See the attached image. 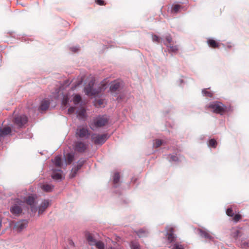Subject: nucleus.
<instances>
[{
	"instance_id": "37",
	"label": "nucleus",
	"mask_w": 249,
	"mask_h": 249,
	"mask_svg": "<svg viewBox=\"0 0 249 249\" xmlns=\"http://www.w3.org/2000/svg\"><path fill=\"white\" fill-rule=\"evenodd\" d=\"M161 40V38H160L159 36L155 35H152L153 41L159 43L160 42Z\"/></svg>"
},
{
	"instance_id": "14",
	"label": "nucleus",
	"mask_w": 249,
	"mask_h": 249,
	"mask_svg": "<svg viewBox=\"0 0 249 249\" xmlns=\"http://www.w3.org/2000/svg\"><path fill=\"white\" fill-rule=\"evenodd\" d=\"M76 134L80 138H84L89 137V133L88 129L81 128L77 130Z\"/></svg>"
},
{
	"instance_id": "36",
	"label": "nucleus",
	"mask_w": 249,
	"mask_h": 249,
	"mask_svg": "<svg viewBox=\"0 0 249 249\" xmlns=\"http://www.w3.org/2000/svg\"><path fill=\"white\" fill-rule=\"evenodd\" d=\"M162 144V141L160 140L157 139L155 141V142L153 143V146L155 148H158L160 147Z\"/></svg>"
},
{
	"instance_id": "45",
	"label": "nucleus",
	"mask_w": 249,
	"mask_h": 249,
	"mask_svg": "<svg viewBox=\"0 0 249 249\" xmlns=\"http://www.w3.org/2000/svg\"><path fill=\"white\" fill-rule=\"evenodd\" d=\"M96 2L100 5H103L105 4V2L103 0H96Z\"/></svg>"
},
{
	"instance_id": "32",
	"label": "nucleus",
	"mask_w": 249,
	"mask_h": 249,
	"mask_svg": "<svg viewBox=\"0 0 249 249\" xmlns=\"http://www.w3.org/2000/svg\"><path fill=\"white\" fill-rule=\"evenodd\" d=\"M94 245L98 249H105L104 244L101 241L96 242Z\"/></svg>"
},
{
	"instance_id": "33",
	"label": "nucleus",
	"mask_w": 249,
	"mask_h": 249,
	"mask_svg": "<svg viewBox=\"0 0 249 249\" xmlns=\"http://www.w3.org/2000/svg\"><path fill=\"white\" fill-rule=\"evenodd\" d=\"M168 47L170 48V49L169 50V52L177 53V51H178V47L177 45L170 46L168 45Z\"/></svg>"
},
{
	"instance_id": "10",
	"label": "nucleus",
	"mask_w": 249,
	"mask_h": 249,
	"mask_svg": "<svg viewBox=\"0 0 249 249\" xmlns=\"http://www.w3.org/2000/svg\"><path fill=\"white\" fill-rule=\"evenodd\" d=\"M166 229L167 230L166 236L167 237L168 242L170 243L175 242L176 240L177 236L174 233V228L171 226H167Z\"/></svg>"
},
{
	"instance_id": "25",
	"label": "nucleus",
	"mask_w": 249,
	"mask_h": 249,
	"mask_svg": "<svg viewBox=\"0 0 249 249\" xmlns=\"http://www.w3.org/2000/svg\"><path fill=\"white\" fill-rule=\"evenodd\" d=\"M120 178V174L119 172H115L113 176V182L114 184L118 183L119 182Z\"/></svg>"
},
{
	"instance_id": "6",
	"label": "nucleus",
	"mask_w": 249,
	"mask_h": 249,
	"mask_svg": "<svg viewBox=\"0 0 249 249\" xmlns=\"http://www.w3.org/2000/svg\"><path fill=\"white\" fill-rule=\"evenodd\" d=\"M109 136L107 134H93L91 139L95 144H103L108 139Z\"/></svg>"
},
{
	"instance_id": "48",
	"label": "nucleus",
	"mask_w": 249,
	"mask_h": 249,
	"mask_svg": "<svg viewBox=\"0 0 249 249\" xmlns=\"http://www.w3.org/2000/svg\"><path fill=\"white\" fill-rule=\"evenodd\" d=\"M41 187H51V186L50 185L47 184V185H43Z\"/></svg>"
},
{
	"instance_id": "31",
	"label": "nucleus",
	"mask_w": 249,
	"mask_h": 249,
	"mask_svg": "<svg viewBox=\"0 0 249 249\" xmlns=\"http://www.w3.org/2000/svg\"><path fill=\"white\" fill-rule=\"evenodd\" d=\"M85 160H80L78 161L77 164L76 165L74 166V167L76 168L77 170H80L81 168L82 167L83 164H84Z\"/></svg>"
},
{
	"instance_id": "12",
	"label": "nucleus",
	"mask_w": 249,
	"mask_h": 249,
	"mask_svg": "<svg viewBox=\"0 0 249 249\" xmlns=\"http://www.w3.org/2000/svg\"><path fill=\"white\" fill-rule=\"evenodd\" d=\"M87 147L86 144L81 142H77L75 144V150L80 153H83L85 151Z\"/></svg>"
},
{
	"instance_id": "19",
	"label": "nucleus",
	"mask_w": 249,
	"mask_h": 249,
	"mask_svg": "<svg viewBox=\"0 0 249 249\" xmlns=\"http://www.w3.org/2000/svg\"><path fill=\"white\" fill-rule=\"evenodd\" d=\"M135 232L140 237L145 236L148 233V231L144 228L141 229Z\"/></svg>"
},
{
	"instance_id": "23",
	"label": "nucleus",
	"mask_w": 249,
	"mask_h": 249,
	"mask_svg": "<svg viewBox=\"0 0 249 249\" xmlns=\"http://www.w3.org/2000/svg\"><path fill=\"white\" fill-rule=\"evenodd\" d=\"M77 114L80 119H84L86 117V111L85 108H81L77 111Z\"/></svg>"
},
{
	"instance_id": "22",
	"label": "nucleus",
	"mask_w": 249,
	"mask_h": 249,
	"mask_svg": "<svg viewBox=\"0 0 249 249\" xmlns=\"http://www.w3.org/2000/svg\"><path fill=\"white\" fill-rule=\"evenodd\" d=\"M209 46L213 48H216L219 47V43L213 39H209L207 40Z\"/></svg>"
},
{
	"instance_id": "30",
	"label": "nucleus",
	"mask_w": 249,
	"mask_h": 249,
	"mask_svg": "<svg viewBox=\"0 0 249 249\" xmlns=\"http://www.w3.org/2000/svg\"><path fill=\"white\" fill-rule=\"evenodd\" d=\"M217 144V142L214 139H212L209 140L208 142V146L209 147H212L213 148H215Z\"/></svg>"
},
{
	"instance_id": "35",
	"label": "nucleus",
	"mask_w": 249,
	"mask_h": 249,
	"mask_svg": "<svg viewBox=\"0 0 249 249\" xmlns=\"http://www.w3.org/2000/svg\"><path fill=\"white\" fill-rule=\"evenodd\" d=\"M226 214L229 216L232 217L234 215L233 210L231 207L228 208L226 211Z\"/></svg>"
},
{
	"instance_id": "13",
	"label": "nucleus",
	"mask_w": 249,
	"mask_h": 249,
	"mask_svg": "<svg viewBox=\"0 0 249 249\" xmlns=\"http://www.w3.org/2000/svg\"><path fill=\"white\" fill-rule=\"evenodd\" d=\"M198 231L200 236L202 237L208 239L211 241L213 240V237L210 234L208 231L201 229H199Z\"/></svg>"
},
{
	"instance_id": "47",
	"label": "nucleus",
	"mask_w": 249,
	"mask_h": 249,
	"mask_svg": "<svg viewBox=\"0 0 249 249\" xmlns=\"http://www.w3.org/2000/svg\"><path fill=\"white\" fill-rule=\"evenodd\" d=\"M240 233V231H238V230H236L234 232V237H237L238 236H239V234Z\"/></svg>"
},
{
	"instance_id": "1",
	"label": "nucleus",
	"mask_w": 249,
	"mask_h": 249,
	"mask_svg": "<svg viewBox=\"0 0 249 249\" xmlns=\"http://www.w3.org/2000/svg\"><path fill=\"white\" fill-rule=\"evenodd\" d=\"M109 118L107 115H99L93 119L90 128L94 130L95 128L101 127L108 124Z\"/></svg>"
},
{
	"instance_id": "21",
	"label": "nucleus",
	"mask_w": 249,
	"mask_h": 249,
	"mask_svg": "<svg viewBox=\"0 0 249 249\" xmlns=\"http://www.w3.org/2000/svg\"><path fill=\"white\" fill-rule=\"evenodd\" d=\"M54 164L58 167H60L62 165V160L60 156L58 155L56 156L54 160H53Z\"/></svg>"
},
{
	"instance_id": "9",
	"label": "nucleus",
	"mask_w": 249,
	"mask_h": 249,
	"mask_svg": "<svg viewBox=\"0 0 249 249\" xmlns=\"http://www.w3.org/2000/svg\"><path fill=\"white\" fill-rule=\"evenodd\" d=\"M11 132V128L9 126H5L3 128L0 127V148H1L3 139L5 137L10 134Z\"/></svg>"
},
{
	"instance_id": "28",
	"label": "nucleus",
	"mask_w": 249,
	"mask_h": 249,
	"mask_svg": "<svg viewBox=\"0 0 249 249\" xmlns=\"http://www.w3.org/2000/svg\"><path fill=\"white\" fill-rule=\"evenodd\" d=\"M130 246L131 249H140L139 243L136 241L131 242Z\"/></svg>"
},
{
	"instance_id": "15",
	"label": "nucleus",
	"mask_w": 249,
	"mask_h": 249,
	"mask_svg": "<svg viewBox=\"0 0 249 249\" xmlns=\"http://www.w3.org/2000/svg\"><path fill=\"white\" fill-rule=\"evenodd\" d=\"M62 170H58L53 171L52 174V178L55 180L60 181L62 179Z\"/></svg>"
},
{
	"instance_id": "11",
	"label": "nucleus",
	"mask_w": 249,
	"mask_h": 249,
	"mask_svg": "<svg viewBox=\"0 0 249 249\" xmlns=\"http://www.w3.org/2000/svg\"><path fill=\"white\" fill-rule=\"evenodd\" d=\"M51 205V200L49 199L44 200L38 207V214H41L45 210Z\"/></svg>"
},
{
	"instance_id": "29",
	"label": "nucleus",
	"mask_w": 249,
	"mask_h": 249,
	"mask_svg": "<svg viewBox=\"0 0 249 249\" xmlns=\"http://www.w3.org/2000/svg\"><path fill=\"white\" fill-rule=\"evenodd\" d=\"M81 101V97L80 95L76 94L73 98V102L75 105L78 104Z\"/></svg>"
},
{
	"instance_id": "17",
	"label": "nucleus",
	"mask_w": 249,
	"mask_h": 249,
	"mask_svg": "<svg viewBox=\"0 0 249 249\" xmlns=\"http://www.w3.org/2000/svg\"><path fill=\"white\" fill-rule=\"evenodd\" d=\"M120 87V83L117 81H114L111 83L110 86V91L111 92H115L119 89Z\"/></svg>"
},
{
	"instance_id": "2",
	"label": "nucleus",
	"mask_w": 249,
	"mask_h": 249,
	"mask_svg": "<svg viewBox=\"0 0 249 249\" xmlns=\"http://www.w3.org/2000/svg\"><path fill=\"white\" fill-rule=\"evenodd\" d=\"M212 111L216 114L223 115L226 111V107L221 102L213 101L211 102L207 107Z\"/></svg>"
},
{
	"instance_id": "40",
	"label": "nucleus",
	"mask_w": 249,
	"mask_h": 249,
	"mask_svg": "<svg viewBox=\"0 0 249 249\" xmlns=\"http://www.w3.org/2000/svg\"><path fill=\"white\" fill-rule=\"evenodd\" d=\"M69 99L67 95H65L63 97V100H62V104L66 106L68 104Z\"/></svg>"
},
{
	"instance_id": "46",
	"label": "nucleus",
	"mask_w": 249,
	"mask_h": 249,
	"mask_svg": "<svg viewBox=\"0 0 249 249\" xmlns=\"http://www.w3.org/2000/svg\"><path fill=\"white\" fill-rule=\"evenodd\" d=\"M97 104H98V105L101 106L104 103V100L103 99H99L97 100Z\"/></svg>"
},
{
	"instance_id": "7",
	"label": "nucleus",
	"mask_w": 249,
	"mask_h": 249,
	"mask_svg": "<svg viewBox=\"0 0 249 249\" xmlns=\"http://www.w3.org/2000/svg\"><path fill=\"white\" fill-rule=\"evenodd\" d=\"M28 122V118L24 115H20L17 116L14 120V124L17 126L18 128H21Z\"/></svg>"
},
{
	"instance_id": "41",
	"label": "nucleus",
	"mask_w": 249,
	"mask_h": 249,
	"mask_svg": "<svg viewBox=\"0 0 249 249\" xmlns=\"http://www.w3.org/2000/svg\"><path fill=\"white\" fill-rule=\"evenodd\" d=\"M178 157L176 155H171L169 159L170 161H178Z\"/></svg>"
},
{
	"instance_id": "44",
	"label": "nucleus",
	"mask_w": 249,
	"mask_h": 249,
	"mask_svg": "<svg viewBox=\"0 0 249 249\" xmlns=\"http://www.w3.org/2000/svg\"><path fill=\"white\" fill-rule=\"evenodd\" d=\"M41 188L43 189V190L44 192H52L53 191V188Z\"/></svg>"
},
{
	"instance_id": "16",
	"label": "nucleus",
	"mask_w": 249,
	"mask_h": 249,
	"mask_svg": "<svg viewBox=\"0 0 249 249\" xmlns=\"http://www.w3.org/2000/svg\"><path fill=\"white\" fill-rule=\"evenodd\" d=\"M50 101L47 99H43L40 104L39 109L42 111L47 110L50 106Z\"/></svg>"
},
{
	"instance_id": "3",
	"label": "nucleus",
	"mask_w": 249,
	"mask_h": 249,
	"mask_svg": "<svg viewBox=\"0 0 249 249\" xmlns=\"http://www.w3.org/2000/svg\"><path fill=\"white\" fill-rule=\"evenodd\" d=\"M37 196L36 194H31L24 197L23 203H25L31 207V211L32 212H36V208L35 206L36 204V200L37 199Z\"/></svg>"
},
{
	"instance_id": "24",
	"label": "nucleus",
	"mask_w": 249,
	"mask_h": 249,
	"mask_svg": "<svg viewBox=\"0 0 249 249\" xmlns=\"http://www.w3.org/2000/svg\"><path fill=\"white\" fill-rule=\"evenodd\" d=\"M87 240L90 245H94L96 242V241L90 233L87 235Z\"/></svg>"
},
{
	"instance_id": "18",
	"label": "nucleus",
	"mask_w": 249,
	"mask_h": 249,
	"mask_svg": "<svg viewBox=\"0 0 249 249\" xmlns=\"http://www.w3.org/2000/svg\"><path fill=\"white\" fill-rule=\"evenodd\" d=\"M183 8V7L180 4H175L172 5V7L171 9V13H178L181 9Z\"/></svg>"
},
{
	"instance_id": "26",
	"label": "nucleus",
	"mask_w": 249,
	"mask_h": 249,
	"mask_svg": "<svg viewBox=\"0 0 249 249\" xmlns=\"http://www.w3.org/2000/svg\"><path fill=\"white\" fill-rule=\"evenodd\" d=\"M165 41L164 42V44L167 47H168V44H171L173 41L172 36L170 35H168L165 37Z\"/></svg>"
},
{
	"instance_id": "39",
	"label": "nucleus",
	"mask_w": 249,
	"mask_h": 249,
	"mask_svg": "<svg viewBox=\"0 0 249 249\" xmlns=\"http://www.w3.org/2000/svg\"><path fill=\"white\" fill-rule=\"evenodd\" d=\"M172 249H184V246L182 245L175 243L174 244Z\"/></svg>"
},
{
	"instance_id": "42",
	"label": "nucleus",
	"mask_w": 249,
	"mask_h": 249,
	"mask_svg": "<svg viewBox=\"0 0 249 249\" xmlns=\"http://www.w3.org/2000/svg\"><path fill=\"white\" fill-rule=\"evenodd\" d=\"M75 110V107H70L69 108L68 111L69 114H72L74 112Z\"/></svg>"
},
{
	"instance_id": "43",
	"label": "nucleus",
	"mask_w": 249,
	"mask_h": 249,
	"mask_svg": "<svg viewBox=\"0 0 249 249\" xmlns=\"http://www.w3.org/2000/svg\"><path fill=\"white\" fill-rule=\"evenodd\" d=\"M70 50L72 52L76 53L79 50V49L78 47L75 46V47H73L70 48Z\"/></svg>"
},
{
	"instance_id": "8",
	"label": "nucleus",
	"mask_w": 249,
	"mask_h": 249,
	"mask_svg": "<svg viewBox=\"0 0 249 249\" xmlns=\"http://www.w3.org/2000/svg\"><path fill=\"white\" fill-rule=\"evenodd\" d=\"M28 222L26 220H21L16 222L14 225V230L18 232H19L26 228Z\"/></svg>"
},
{
	"instance_id": "38",
	"label": "nucleus",
	"mask_w": 249,
	"mask_h": 249,
	"mask_svg": "<svg viewBox=\"0 0 249 249\" xmlns=\"http://www.w3.org/2000/svg\"><path fill=\"white\" fill-rule=\"evenodd\" d=\"M241 219V215L239 214H235L233 217V220L235 223L238 222Z\"/></svg>"
},
{
	"instance_id": "5",
	"label": "nucleus",
	"mask_w": 249,
	"mask_h": 249,
	"mask_svg": "<svg viewBox=\"0 0 249 249\" xmlns=\"http://www.w3.org/2000/svg\"><path fill=\"white\" fill-rule=\"evenodd\" d=\"M23 201L19 199H16V203L13 204L10 208L11 213L15 216H18L22 212L21 206Z\"/></svg>"
},
{
	"instance_id": "27",
	"label": "nucleus",
	"mask_w": 249,
	"mask_h": 249,
	"mask_svg": "<svg viewBox=\"0 0 249 249\" xmlns=\"http://www.w3.org/2000/svg\"><path fill=\"white\" fill-rule=\"evenodd\" d=\"M202 93L204 96L208 97H212L213 96V93L212 91L208 90L207 89H202Z\"/></svg>"
},
{
	"instance_id": "34",
	"label": "nucleus",
	"mask_w": 249,
	"mask_h": 249,
	"mask_svg": "<svg viewBox=\"0 0 249 249\" xmlns=\"http://www.w3.org/2000/svg\"><path fill=\"white\" fill-rule=\"evenodd\" d=\"M78 171V170H77L76 168H75L74 167H73L71 171V173L70 175V178H73L75 177L76 175L77 174V173Z\"/></svg>"
},
{
	"instance_id": "4",
	"label": "nucleus",
	"mask_w": 249,
	"mask_h": 249,
	"mask_svg": "<svg viewBox=\"0 0 249 249\" xmlns=\"http://www.w3.org/2000/svg\"><path fill=\"white\" fill-rule=\"evenodd\" d=\"M103 88L101 87L94 88L93 83L90 82L84 88V91L86 95L89 96H95L101 92Z\"/></svg>"
},
{
	"instance_id": "20",
	"label": "nucleus",
	"mask_w": 249,
	"mask_h": 249,
	"mask_svg": "<svg viewBox=\"0 0 249 249\" xmlns=\"http://www.w3.org/2000/svg\"><path fill=\"white\" fill-rule=\"evenodd\" d=\"M74 154L72 153H68L66 154V162L67 164L71 163L74 160Z\"/></svg>"
}]
</instances>
